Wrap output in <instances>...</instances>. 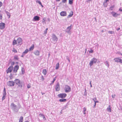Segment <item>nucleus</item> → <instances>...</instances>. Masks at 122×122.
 <instances>
[{"instance_id": "obj_44", "label": "nucleus", "mask_w": 122, "mask_h": 122, "mask_svg": "<svg viewBox=\"0 0 122 122\" xmlns=\"http://www.w3.org/2000/svg\"><path fill=\"white\" fill-rule=\"evenodd\" d=\"M93 52V51L92 49H91L90 51H89V52L90 53H92Z\"/></svg>"}, {"instance_id": "obj_16", "label": "nucleus", "mask_w": 122, "mask_h": 122, "mask_svg": "<svg viewBox=\"0 0 122 122\" xmlns=\"http://www.w3.org/2000/svg\"><path fill=\"white\" fill-rule=\"evenodd\" d=\"M60 15L62 16H66L67 14L66 12L65 11H62L60 13Z\"/></svg>"}, {"instance_id": "obj_2", "label": "nucleus", "mask_w": 122, "mask_h": 122, "mask_svg": "<svg viewBox=\"0 0 122 122\" xmlns=\"http://www.w3.org/2000/svg\"><path fill=\"white\" fill-rule=\"evenodd\" d=\"M73 27V26L71 24V25L68 26L66 28V32L69 35H71V30Z\"/></svg>"}, {"instance_id": "obj_45", "label": "nucleus", "mask_w": 122, "mask_h": 122, "mask_svg": "<svg viewBox=\"0 0 122 122\" xmlns=\"http://www.w3.org/2000/svg\"><path fill=\"white\" fill-rule=\"evenodd\" d=\"M44 115L40 113L39 114V116L40 117H43Z\"/></svg>"}, {"instance_id": "obj_62", "label": "nucleus", "mask_w": 122, "mask_h": 122, "mask_svg": "<svg viewBox=\"0 0 122 122\" xmlns=\"http://www.w3.org/2000/svg\"><path fill=\"white\" fill-rule=\"evenodd\" d=\"M47 20L48 21H49V22H50V19L49 18H48L47 19Z\"/></svg>"}, {"instance_id": "obj_57", "label": "nucleus", "mask_w": 122, "mask_h": 122, "mask_svg": "<svg viewBox=\"0 0 122 122\" xmlns=\"http://www.w3.org/2000/svg\"><path fill=\"white\" fill-rule=\"evenodd\" d=\"M120 27H119V28H117L116 29V30H117V31H118L119 30H120Z\"/></svg>"}, {"instance_id": "obj_42", "label": "nucleus", "mask_w": 122, "mask_h": 122, "mask_svg": "<svg viewBox=\"0 0 122 122\" xmlns=\"http://www.w3.org/2000/svg\"><path fill=\"white\" fill-rule=\"evenodd\" d=\"M109 0H106L103 3V5H105L104 6L106 7H107V5H106V6H105V3H107L108 1Z\"/></svg>"}, {"instance_id": "obj_15", "label": "nucleus", "mask_w": 122, "mask_h": 122, "mask_svg": "<svg viewBox=\"0 0 122 122\" xmlns=\"http://www.w3.org/2000/svg\"><path fill=\"white\" fill-rule=\"evenodd\" d=\"M19 69V66L18 65L15 66L14 67L13 71L14 73H16L17 72V70Z\"/></svg>"}, {"instance_id": "obj_3", "label": "nucleus", "mask_w": 122, "mask_h": 122, "mask_svg": "<svg viewBox=\"0 0 122 122\" xmlns=\"http://www.w3.org/2000/svg\"><path fill=\"white\" fill-rule=\"evenodd\" d=\"M15 82L18 86L22 87V82L18 79H16L15 80Z\"/></svg>"}, {"instance_id": "obj_14", "label": "nucleus", "mask_w": 122, "mask_h": 122, "mask_svg": "<svg viewBox=\"0 0 122 122\" xmlns=\"http://www.w3.org/2000/svg\"><path fill=\"white\" fill-rule=\"evenodd\" d=\"M5 27V24L1 22L0 23V29L2 30L4 29Z\"/></svg>"}, {"instance_id": "obj_47", "label": "nucleus", "mask_w": 122, "mask_h": 122, "mask_svg": "<svg viewBox=\"0 0 122 122\" xmlns=\"http://www.w3.org/2000/svg\"><path fill=\"white\" fill-rule=\"evenodd\" d=\"M41 79H42V81H43L45 79L44 78V77L43 76H42L41 77Z\"/></svg>"}, {"instance_id": "obj_61", "label": "nucleus", "mask_w": 122, "mask_h": 122, "mask_svg": "<svg viewBox=\"0 0 122 122\" xmlns=\"http://www.w3.org/2000/svg\"><path fill=\"white\" fill-rule=\"evenodd\" d=\"M67 59L68 60V61L69 62H70V60H69V58H67Z\"/></svg>"}, {"instance_id": "obj_30", "label": "nucleus", "mask_w": 122, "mask_h": 122, "mask_svg": "<svg viewBox=\"0 0 122 122\" xmlns=\"http://www.w3.org/2000/svg\"><path fill=\"white\" fill-rule=\"evenodd\" d=\"M29 51V50L28 49H26L25 51L23 52V53L25 55V54H27Z\"/></svg>"}, {"instance_id": "obj_25", "label": "nucleus", "mask_w": 122, "mask_h": 122, "mask_svg": "<svg viewBox=\"0 0 122 122\" xmlns=\"http://www.w3.org/2000/svg\"><path fill=\"white\" fill-rule=\"evenodd\" d=\"M104 64L107 66L108 67L109 66V65L108 64V62L107 61H106L105 62H104Z\"/></svg>"}, {"instance_id": "obj_43", "label": "nucleus", "mask_w": 122, "mask_h": 122, "mask_svg": "<svg viewBox=\"0 0 122 122\" xmlns=\"http://www.w3.org/2000/svg\"><path fill=\"white\" fill-rule=\"evenodd\" d=\"M2 14H0V20H2Z\"/></svg>"}, {"instance_id": "obj_29", "label": "nucleus", "mask_w": 122, "mask_h": 122, "mask_svg": "<svg viewBox=\"0 0 122 122\" xmlns=\"http://www.w3.org/2000/svg\"><path fill=\"white\" fill-rule=\"evenodd\" d=\"M59 63H58L56 65V69L57 70L58 69L59 67Z\"/></svg>"}, {"instance_id": "obj_37", "label": "nucleus", "mask_w": 122, "mask_h": 122, "mask_svg": "<svg viewBox=\"0 0 122 122\" xmlns=\"http://www.w3.org/2000/svg\"><path fill=\"white\" fill-rule=\"evenodd\" d=\"M19 121H23V117L22 116H21L20 117L19 119Z\"/></svg>"}, {"instance_id": "obj_33", "label": "nucleus", "mask_w": 122, "mask_h": 122, "mask_svg": "<svg viewBox=\"0 0 122 122\" xmlns=\"http://www.w3.org/2000/svg\"><path fill=\"white\" fill-rule=\"evenodd\" d=\"M17 41H16V40H14L13 42V45H15L17 44Z\"/></svg>"}, {"instance_id": "obj_59", "label": "nucleus", "mask_w": 122, "mask_h": 122, "mask_svg": "<svg viewBox=\"0 0 122 122\" xmlns=\"http://www.w3.org/2000/svg\"><path fill=\"white\" fill-rule=\"evenodd\" d=\"M95 102V104H96V103H98V102L97 101H95V102Z\"/></svg>"}, {"instance_id": "obj_4", "label": "nucleus", "mask_w": 122, "mask_h": 122, "mask_svg": "<svg viewBox=\"0 0 122 122\" xmlns=\"http://www.w3.org/2000/svg\"><path fill=\"white\" fill-rule=\"evenodd\" d=\"M97 61V59L95 58H93L92 59L89 63L90 66H92L93 64L96 63Z\"/></svg>"}, {"instance_id": "obj_9", "label": "nucleus", "mask_w": 122, "mask_h": 122, "mask_svg": "<svg viewBox=\"0 0 122 122\" xmlns=\"http://www.w3.org/2000/svg\"><path fill=\"white\" fill-rule=\"evenodd\" d=\"M6 90L5 88H4V90L3 91V97L2 98V101H3L4 100L5 98V97H6Z\"/></svg>"}, {"instance_id": "obj_46", "label": "nucleus", "mask_w": 122, "mask_h": 122, "mask_svg": "<svg viewBox=\"0 0 122 122\" xmlns=\"http://www.w3.org/2000/svg\"><path fill=\"white\" fill-rule=\"evenodd\" d=\"M27 88H29L31 87V86L29 85L28 84L27 85Z\"/></svg>"}, {"instance_id": "obj_7", "label": "nucleus", "mask_w": 122, "mask_h": 122, "mask_svg": "<svg viewBox=\"0 0 122 122\" xmlns=\"http://www.w3.org/2000/svg\"><path fill=\"white\" fill-rule=\"evenodd\" d=\"M58 96L59 98H65L67 96V95L65 93H60L58 94Z\"/></svg>"}, {"instance_id": "obj_1", "label": "nucleus", "mask_w": 122, "mask_h": 122, "mask_svg": "<svg viewBox=\"0 0 122 122\" xmlns=\"http://www.w3.org/2000/svg\"><path fill=\"white\" fill-rule=\"evenodd\" d=\"M21 106L19 103L18 104V107L14 104L13 103H12L10 105L11 108L13 111L15 112H17L19 111V109L21 107Z\"/></svg>"}, {"instance_id": "obj_32", "label": "nucleus", "mask_w": 122, "mask_h": 122, "mask_svg": "<svg viewBox=\"0 0 122 122\" xmlns=\"http://www.w3.org/2000/svg\"><path fill=\"white\" fill-rule=\"evenodd\" d=\"M73 0H69V3L70 5H71L73 4Z\"/></svg>"}, {"instance_id": "obj_49", "label": "nucleus", "mask_w": 122, "mask_h": 122, "mask_svg": "<svg viewBox=\"0 0 122 122\" xmlns=\"http://www.w3.org/2000/svg\"><path fill=\"white\" fill-rule=\"evenodd\" d=\"M3 5L2 3L0 1V8Z\"/></svg>"}, {"instance_id": "obj_50", "label": "nucleus", "mask_w": 122, "mask_h": 122, "mask_svg": "<svg viewBox=\"0 0 122 122\" xmlns=\"http://www.w3.org/2000/svg\"><path fill=\"white\" fill-rule=\"evenodd\" d=\"M47 33V31H46L45 30L44 31V34H46Z\"/></svg>"}, {"instance_id": "obj_39", "label": "nucleus", "mask_w": 122, "mask_h": 122, "mask_svg": "<svg viewBox=\"0 0 122 122\" xmlns=\"http://www.w3.org/2000/svg\"><path fill=\"white\" fill-rule=\"evenodd\" d=\"M6 14H7V15L8 16H9V17H10V13H9L8 12L6 11Z\"/></svg>"}, {"instance_id": "obj_12", "label": "nucleus", "mask_w": 122, "mask_h": 122, "mask_svg": "<svg viewBox=\"0 0 122 122\" xmlns=\"http://www.w3.org/2000/svg\"><path fill=\"white\" fill-rule=\"evenodd\" d=\"M40 17L36 15L33 17V21H38L40 20Z\"/></svg>"}, {"instance_id": "obj_17", "label": "nucleus", "mask_w": 122, "mask_h": 122, "mask_svg": "<svg viewBox=\"0 0 122 122\" xmlns=\"http://www.w3.org/2000/svg\"><path fill=\"white\" fill-rule=\"evenodd\" d=\"M17 43L18 44L21 45L22 44V40L21 38L19 37L17 40Z\"/></svg>"}, {"instance_id": "obj_54", "label": "nucleus", "mask_w": 122, "mask_h": 122, "mask_svg": "<svg viewBox=\"0 0 122 122\" xmlns=\"http://www.w3.org/2000/svg\"><path fill=\"white\" fill-rule=\"evenodd\" d=\"M119 62L122 63V60L120 59Z\"/></svg>"}, {"instance_id": "obj_64", "label": "nucleus", "mask_w": 122, "mask_h": 122, "mask_svg": "<svg viewBox=\"0 0 122 122\" xmlns=\"http://www.w3.org/2000/svg\"><path fill=\"white\" fill-rule=\"evenodd\" d=\"M91 0H87V2H89V1H91Z\"/></svg>"}, {"instance_id": "obj_13", "label": "nucleus", "mask_w": 122, "mask_h": 122, "mask_svg": "<svg viewBox=\"0 0 122 122\" xmlns=\"http://www.w3.org/2000/svg\"><path fill=\"white\" fill-rule=\"evenodd\" d=\"M56 91H59L60 89V84L58 82L56 86Z\"/></svg>"}, {"instance_id": "obj_23", "label": "nucleus", "mask_w": 122, "mask_h": 122, "mask_svg": "<svg viewBox=\"0 0 122 122\" xmlns=\"http://www.w3.org/2000/svg\"><path fill=\"white\" fill-rule=\"evenodd\" d=\"M119 58H116L114 59V60L115 61L117 62H119Z\"/></svg>"}, {"instance_id": "obj_26", "label": "nucleus", "mask_w": 122, "mask_h": 122, "mask_svg": "<svg viewBox=\"0 0 122 122\" xmlns=\"http://www.w3.org/2000/svg\"><path fill=\"white\" fill-rule=\"evenodd\" d=\"M34 48V45L33 44L32 45V46L30 47L29 50L30 51L33 50Z\"/></svg>"}, {"instance_id": "obj_53", "label": "nucleus", "mask_w": 122, "mask_h": 122, "mask_svg": "<svg viewBox=\"0 0 122 122\" xmlns=\"http://www.w3.org/2000/svg\"><path fill=\"white\" fill-rule=\"evenodd\" d=\"M66 1V0H62V2L65 3Z\"/></svg>"}, {"instance_id": "obj_28", "label": "nucleus", "mask_w": 122, "mask_h": 122, "mask_svg": "<svg viewBox=\"0 0 122 122\" xmlns=\"http://www.w3.org/2000/svg\"><path fill=\"white\" fill-rule=\"evenodd\" d=\"M56 77L54 78L53 79V81H51V83H50V85H52L53 83H54L55 81L56 80Z\"/></svg>"}, {"instance_id": "obj_22", "label": "nucleus", "mask_w": 122, "mask_h": 122, "mask_svg": "<svg viewBox=\"0 0 122 122\" xmlns=\"http://www.w3.org/2000/svg\"><path fill=\"white\" fill-rule=\"evenodd\" d=\"M43 73L45 75H46L47 73V71L46 69H43L42 71Z\"/></svg>"}, {"instance_id": "obj_60", "label": "nucleus", "mask_w": 122, "mask_h": 122, "mask_svg": "<svg viewBox=\"0 0 122 122\" xmlns=\"http://www.w3.org/2000/svg\"><path fill=\"white\" fill-rule=\"evenodd\" d=\"M96 46H97V47H98V44H97L96 45Z\"/></svg>"}, {"instance_id": "obj_51", "label": "nucleus", "mask_w": 122, "mask_h": 122, "mask_svg": "<svg viewBox=\"0 0 122 122\" xmlns=\"http://www.w3.org/2000/svg\"><path fill=\"white\" fill-rule=\"evenodd\" d=\"M116 96V95L115 94H114V95H112V98H113L115 97V96Z\"/></svg>"}, {"instance_id": "obj_55", "label": "nucleus", "mask_w": 122, "mask_h": 122, "mask_svg": "<svg viewBox=\"0 0 122 122\" xmlns=\"http://www.w3.org/2000/svg\"><path fill=\"white\" fill-rule=\"evenodd\" d=\"M119 11L122 12V9H121V8H120L119 10Z\"/></svg>"}, {"instance_id": "obj_21", "label": "nucleus", "mask_w": 122, "mask_h": 122, "mask_svg": "<svg viewBox=\"0 0 122 122\" xmlns=\"http://www.w3.org/2000/svg\"><path fill=\"white\" fill-rule=\"evenodd\" d=\"M59 101L60 102H65L66 101V99H60L59 100Z\"/></svg>"}, {"instance_id": "obj_24", "label": "nucleus", "mask_w": 122, "mask_h": 122, "mask_svg": "<svg viewBox=\"0 0 122 122\" xmlns=\"http://www.w3.org/2000/svg\"><path fill=\"white\" fill-rule=\"evenodd\" d=\"M115 7V5H113L111 6L109 8V9L110 10H113V9Z\"/></svg>"}, {"instance_id": "obj_38", "label": "nucleus", "mask_w": 122, "mask_h": 122, "mask_svg": "<svg viewBox=\"0 0 122 122\" xmlns=\"http://www.w3.org/2000/svg\"><path fill=\"white\" fill-rule=\"evenodd\" d=\"M12 51L14 53H16L17 52V50L14 48H13Z\"/></svg>"}, {"instance_id": "obj_11", "label": "nucleus", "mask_w": 122, "mask_h": 122, "mask_svg": "<svg viewBox=\"0 0 122 122\" xmlns=\"http://www.w3.org/2000/svg\"><path fill=\"white\" fill-rule=\"evenodd\" d=\"M111 13L112 15L114 17H116L120 15V14L117 13L114 11L111 12Z\"/></svg>"}, {"instance_id": "obj_27", "label": "nucleus", "mask_w": 122, "mask_h": 122, "mask_svg": "<svg viewBox=\"0 0 122 122\" xmlns=\"http://www.w3.org/2000/svg\"><path fill=\"white\" fill-rule=\"evenodd\" d=\"M107 111L109 112H111V109L110 105H109L108 107L107 108Z\"/></svg>"}, {"instance_id": "obj_41", "label": "nucleus", "mask_w": 122, "mask_h": 122, "mask_svg": "<svg viewBox=\"0 0 122 122\" xmlns=\"http://www.w3.org/2000/svg\"><path fill=\"white\" fill-rule=\"evenodd\" d=\"M13 75H12V74L11 73H10V75L9 76V77L10 78V79H12V78L13 77Z\"/></svg>"}, {"instance_id": "obj_63", "label": "nucleus", "mask_w": 122, "mask_h": 122, "mask_svg": "<svg viewBox=\"0 0 122 122\" xmlns=\"http://www.w3.org/2000/svg\"><path fill=\"white\" fill-rule=\"evenodd\" d=\"M96 104H95V103L94 105V106H93V107H95L96 106Z\"/></svg>"}, {"instance_id": "obj_34", "label": "nucleus", "mask_w": 122, "mask_h": 122, "mask_svg": "<svg viewBox=\"0 0 122 122\" xmlns=\"http://www.w3.org/2000/svg\"><path fill=\"white\" fill-rule=\"evenodd\" d=\"M21 71L22 74H24V68H21Z\"/></svg>"}, {"instance_id": "obj_58", "label": "nucleus", "mask_w": 122, "mask_h": 122, "mask_svg": "<svg viewBox=\"0 0 122 122\" xmlns=\"http://www.w3.org/2000/svg\"><path fill=\"white\" fill-rule=\"evenodd\" d=\"M25 55V54H24L23 53H22V55L21 56V57H23Z\"/></svg>"}, {"instance_id": "obj_36", "label": "nucleus", "mask_w": 122, "mask_h": 122, "mask_svg": "<svg viewBox=\"0 0 122 122\" xmlns=\"http://www.w3.org/2000/svg\"><path fill=\"white\" fill-rule=\"evenodd\" d=\"M14 59L15 60H18L19 58L17 56H14Z\"/></svg>"}, {"instance_id": "obj_40", "label": "nucleus", "mask_w": 122, "mask_h": 122, "mask_svg": "<svg viewBox=\"0 0 122 122\" xmlns=\"http://www.w3.org/2000/svg\"><path fill=\"white\" fill-rule=\"evenodd\" d=\"M36 2L37 3H38L39 5L41 4V2L39 0H36Z\"/></svg>"}, {"instance_id": "obj_31", "label": "nucleus", "mask_w": 122, "mask_h": 122, "mask_svg": "<svg viewBox=\"0 0 122 122\" xmlns=\"http://www.w3.org/2000/svg\"><path fill=\"white\" fill-rule=\"evenodd\" d=\"M108 33L110 34H114V32L113 31H108Z\"/></svg>"}, {"instance_id": "obj_6", "label": "nucleus", "mask_w": 122, "mask_h": 122, "mask_svg": "<svg viewBox=\"0 0 122 122\" xmlns=\"http://www.w3.org/2000/svg\"><path fill=\"white\" fill-rule=\"evenodd\" d=\"M64 90L66 92H68L71 91L70 87L67 85H66L64 88Z\"/></svg>"}, {"instance_id": "obj_10", "label": "nucleus", "mask_w": 122, "mask_h": 122, "mask_svg": "<svg viewBox=\"0 0 122 122\" xmlns=\"http://www.w3.org/2000/svg\"><path fill=\"white\" fill-rule=\"evenodd\" d=\"M13 69V66H10L6 70V72L7 73L11 72Z\"/></svg>"}, {"instance_id": "obj_18", "label": "nucleus", "mask_w": 122, "mask_h": 122, "mask_svg": "<svg viewBox=\"0 0 122 122\" xmlns=\"http://www.w3.org/2000/svg\"><path fill=\"white\" fill-rule=\"evenodd\" d=\"M34 53L35 55L39 56V55L40 52L36 50L34 52Z\"/></svg>"}, {"instance_id": "obj_35", "label": "nucleus", "mask_w": 122, "mask_h": 122, "mask_svg": "<svg viewBox=\"0 0 122 122\" xmlns=\"http://www.w3.org/2000/svg\"><path fill=\"white\" fill-rule=\"evenodd\" d=\"M11 62V66H13L15 64V62L14 61H12V62H11L10 61H9V63H10Z\"/></svg>"}, {"instance_id": "obj_19", "label": "nucleus", "mask_w": 122, "mask_h": 122, "mask_svg": "<svg viewBox=\"0 0 122 122\" xmlns=\"http://www.w3.org/2000/svg\"><path fill=\"white\" fill-rule=\"evenodd\" d=\"M73 15V12L72 11H71L69 13V14L67 18H70Z\"/></svg>"}, {"instance_id": "obj_8", "label": "nucleus", "mask_w": 122, "mask_h": 122, "mask_svg": "<svg viewBox=\"0 0 122 122\" xmlns=\"http://www.w3.org/2000/svg\"><path fill=\"white\" fill-rule=\"evenodd\" d=\"M7 86H13L14 85V82L13 81H9L7 82Z\"/></svg>"}, {"instance_id": "obj_56", "label": "nucleus", "mask_w": 122, "mask_h": 122, "mask_svg": "<svg viewBox=\"0 0 122 122\" xmlns=\"http://www.w3.org/2000/svg\"><path fill=\"white\" fill-rule=\"evenodd\" d=\"M92 100L94 102H95L97 100V98H95L93 99Z\"/></svg>"}, {"instance_id": "obj_48", "label": "nucleus", "mask_w": 122, "mask_h": 122, "mask_svg": "<svg viewBox=\"0 0 122 122\" xmlns=\"http://www.w3.org/2000/svg\"><path fill=\"white\" fill-rule=\"evenodd\" d=\"M83 112H85L86 111V108L84 107L83 108Z\"/></svg>"}, {"instance_id": "obj_52", "label": "nucleus", "mask_w": 122, "mask_h": 122, "mask_svg": "<svg viewBox=\"0 0 122 122\" xmlns=\"http://www.w3.org/2000/svg\"><path fill=\"white\" fill-rule=\"evenodd\" d=\"M43 119L44 120H46V117H45V116L44 115L43 117Z\"/></svg>"}, {"instance_id": "obj_20", "label": "nucleus", "mask_w": 122, "mask_h": 122, "mask_svg": "<svg viewBox=\"0 0 122 122\" xmlns=\"http://www.w3.org/2000/svg\"><path fill=\"white\" fill-rule=\"evenodd\" d=\"M68 105L67 104L66 105L64 106L62 108V109L61 111H62L63 110L66 109Z\"/></svg>"}, {"instance_id": "obj_5", "label": "nucleus", "mask_w": 122, "mask_h": 122, "mask_svg": "<svg viewBox=\"0 0 122 122\" xmlns=\"http://www.w3.org/2000/svg\"><path fill=\"white\" fill-rule=\"evenodd\" d=\"M52 40L53 42H54V43H55L58 41V38L54 34H52Z\"/></svg>"}]
</instances>
